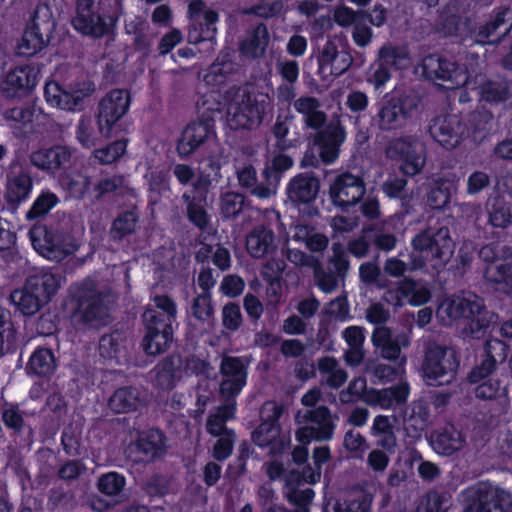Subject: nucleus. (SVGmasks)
Instances as JSON below:
<instances>
[{
	"label": "nucleus",
	"mask_w": 512,
	"mask_h": 512,
	"mask_svg": "<svg viewBox=\"0 0 512 512\" xmlns=\"http://www.w3.org/2000/svg\"><path fill=\"white\" fill-rule=\"evenodd\" d=\"M210 293H202L193 299L191 313L199 321H207L213 315Z\"/></svg>",
	"instance_id": "bf43d9fd"
},
{
	"label": "nucleus",
	"mask_w": 512,
	"mask_h": 512,
	"mask_svg": "<svg viewBox=\"0 0 512 512\" xmlns=\"http://www.w3.org/2000/svg\"><path fill=\"white\" fill-rule=\"evenodd\" d=\"M128 139H117L103 148L94 149L93 157L103 165L112 164L124 155L127 149Z\"/></svg>",
	"instance_id": "de8ad7c7"
},
{
	"label": "nucleus",
	"mask_w": 512,
	"mask_h": 512,
	"mask_svg": "<svg viewBox=\"0 0 512 512\" xmlns=\"http://www.w3.org/2000/svg\"><path fill=\"white\" fill-rule=\"evenodd\" d=\"M429 132L443 148L451 150L465 139L467 129L461 116L446 114L433 119L429 126Z\"/></svg>",
	"instance_id": "2eb2a0df"
},
{
	"label": "nucleus",
	"mask_w": 512,
	"mask_h": 512,
	"mask_svg": "<svg viewBox=\"0 0 512 512\" xmlns=\"http://www.w3.org/2000/svg\"><path fill=\"white\" fill-rule=\"evenodd\" d=\"M10 300L24 316H32L46 305L25 283L22 289H16L10 294Z\"/></svg>",
	"instance_id": "e433bc0d"
},
{
	"label": "nucleus",
	"mask_w": 512,
	"mask_h": 512,
	"mask_svg": "<svg viewBox=\"0 0 512 512\" xmlns=\"http://www.w3.org/2000/svg\"><path fill=\"white\" fill-rule=\"evenodd\" d=\"M59 182L61 186L75 199H82L91 185L88 175L80 171H71L61 175Z\"/></svg>",
	"instance_id": "a19ab883"
},
{
	"label": "nucleus",
	"mask_w": 512,
	"mask_h": 512,
	"mask_svg": "<svg viewBox=\"0 0 512 512\" xmlns=\"http://www.w3.org/2000/svg\"><path fill=\"white\" fill-rule=\"evenodd\" d=\"M263 115L264 106L259 103L257 96L245 92L235 108L231 122L235 129L251 130L261 123Z\"/></svg>",
	"instance_id": "412c9836"
},
{
	"label": "nucleus",
	"mask_w": 512,
	"mask_h": 512,
	"mask_svg": "<svg viewBox=\"0 0 512 512\" xmlns=\"http://www.w3.org/2000/svg\"><path fill=\"white\" fill-rule=\"evenodd\" d=\"M411 243L414 250L426 252L435 259H443L450 255L453 248L447 227H428L416 234Z\"/></svg>",
	"instance_id": "dca6fc26"
},
{
	"label": "nucleus",
	"mask_w": 512,
	"mask_h": 512,
	"mask_svg": "<svg viewBox=\"0 0 512 512\" xmlns=\"http://www.w3.org/2000/svg\"><path fill=\"white\" fill-rule=\"evenodd\" d=\"M247 253L255 259L272 255L277 250L274 231L266 225H256L246 236Z\"/></svg>",
	"instance_id": "393cba45"
},
{
	"label": "nucleus",
	"mask_w": 512,
	"mask_h": 512,
	"mask_svg": "<svg viewBox=\"0 0 512 512\" xmlns=\"http://www.w3.org/2000/svg\"><path fill=\"white\" fill-rule=\"evenodd\" d=\"M281 413L282 409L278 406H274L272 415L267 419H263L255 428L252 432L251 439L256 446L260 448H274L280 435L279 418Z\"/></svg>",
	"instance_id": "c85d7f7f"
},
{
	"label": "nucleus",
	"mask_w": 512,
	"mask_h": 512,
	"mask_svg": "<svg viewBox=\"0 0 512 512\" xmlns=\"http://www.w3.org/2000/svg\"><path fill=\"white\" fill-rule=\"evenodd\" d=\"M139 403L138 392L131 386L118 388L108 401L110 409L116 414L135 411Z\"/></svg>",
	"instance_id": "4c0bfd02"
},
{
	"label": "nucleus",
	"mask_w": 512,
	"mask_h": 512,
	"mask_svg": "<svg viewBox=\"0 0 512 512\" xmlns=\"http://www.w3.org/2000/svg\"><path fill=\"white\" fill-rule=\"evenodd\" d=\"M320 190V180L313 172L298 173L290 179L286 186L289 200L295 204L313 202Z\"/></svg>",
	"instance_id": "4be33fe9"
},
{
	"label": "nucleus",
	"mask_w": 512,
	"mask_h": 512,
	"mask_svg": "<svg viewBox=\"0 0 512 512\" xmlns=\"http://www.w3.org/2000/svg\"><path fill=\"white\" fill-rule=\"evenodd\" d=\"M69 294L70 317L75 324L84 327L104 324L108 317L106 296L93 281L84 280L72 286Z\"/></svg>",
	"instance_id": "7ed1b4c3"
},
{
	"label": "nucleus",
	"mask_w": 512,
	"mask_h": 512,
	"mask_svg": "<svg viewBox=\"0 0 512 512\" xmlns=\"http://www.w3.org/2000/svg\"><path fill=\"white\" fill-rule=\"evenodd\" d=\"M269 42V32L264 23L257 24L252 30L251 36L240 44L243 55L258 58L264 54Z\"/></svg>",
	"instance_id": "c9c22d12"
},
{
	"label": "nucleus",
	"mask_w": 512,
	"mask_h": 512,
	"mask_svg": "<svg viewBox=\"0 0 512 512\" xmlns=\"http://www.w3.org/2000/svg\"><path fill=\"white\" fill-rule=\"evenodd\" d=\"M385 153L387 158L398 163L399 170L406 176L420 173L426 160L424 145L411 136L390 140Z\"/></svg>",
	"instance_id": "0eeeda50"
},
{
	"label": "nucleus",
	"mask_w": 512,
	"mask_h": 512,
	"mask_svg": "<svg viewBox=\"0 0 512 512\" xmlns=\"http://www.w3.org/2000/svg\"><path fill=\"white\" fill-rule=\"evenodd\" d=\"M494 345L499 346L502 350L505 345L503 342L499 340H488L485 343V359L481 362L480 365L475 366L468 375V379L471 383H477L485 378H487L496 368L497 360L492 354V348Z\"/></svg>",
	"instance_id": "37998d69"
},
{
	"label": "nucleus",
	"mask_w": 512,
	"mask_h": 512,
	"mask_svg": "<svg viewBox=\"0 0 512 512\" xmlns=\"http://www.w3.org/2000/svg\"><path fill=\"white\" fill-rule=\"evenodd\" d=\"M338 51V46L336 45L335 40L328 39L324 44L317 57L318 74L322 79L326 80L331 77V66H333V61L335 60Z\"/></svg>",
	"instance_id": "3c124183"
},
{
	"label": "nucleus",
	"mask_w": 512,
	"mask_h": 512,
	"mask_svg": "<svg viewBox=\"0 0 512 512\" xmlns=\"http://www.w3.org/2000/svg\"><path fill=\"white\" fill-rule=\"evenodd\" d=\"M293 166V159L286 154L279 153L275 155L270 165H267L263 170L264 178L271 182L272 180L278 182L283 174Z\"/></svg>",
	"instance_id": "603ef678"
},
{
	"label": "nucleus",
	"mask_w": 512,
	"mask_h": 512,
	"mask_svg": "<svg viewBox=\"0 0 512 512\" xmlns=\"http://www.w3.org/2000/svg\"><path fill=\"white\" fill-rule=\"evenodd\" d=\"M451 507V496L447 493L431 492L427 496L424 512H448ZM420 512V509H417Z\"/></svg>",
	"instance_id": "338daca9"
},
{
	"label": "nucleus",
	"mask_w": 512,
	"mask_h": 512,
	"mask_svg": "<svg viewBox=\"0 0 512 512\" xmlns=\"http://www.w3.org/2000/svg\"><path fill=\"white\" fill-rule=\"evenodd\" d=\"M219 20L217 11L208 9L203 13V19L195 24H189L188 40L190 43L198 44L204 41H213L215 39L217 29L216 23Z\"/></svg>",
	"instance_id": "473e14b6"
},
{
	"label": "nucleus",
	"mask_w": 512,
	"mask_h": 512,
	"mask_svg": "<svg viewBox=\"0 0 512 512\" xmlns=\"http://www.w3.org/2000/svg\"><path fill=\"white\" fill-rule=\"evenodd\" d=\"M304 418L307 422L317 426L306 425L298 428L295 432V439L299 443L310 444L312 441H329L332 439L335 424L332 420L330 409L320 405L306 411Z\"/></svg>",
	"instance_id": "ddd939ff"
},
{
	"label": "nucleus",
	"mask_w": 512,
	"mask_h": 512,
	"mask_svg": "<svg viewBox=\"0 0 512 512\" xmlns=\"http://www.w3.org/2000/svg\"><path fill=\"white\" fill-rule=\"evenodd\" d=\"M61 275L53 268H41L30 274L25 284L27 288L37 294L42 303H49L58 292L61 285Z\"/></svg>",
	"instance_id": "5701e85b"
},
{
	"label": "nucleus",
	"mask_w": 512,
	"mask_h": 512,
	"mask_svg": "<svg viewBox=\"0 0 512 512\" xmlns=\"http://www.w3.org/2000/svg\"><path fill=\"white\" fill-rule=\"evenodd\" d=\"M459 367V361L453 350L438 344H431L426 348L422 364L424 376L439 385L449 383Z\"/></svg>",
	"instance_id": "1a4fd4ad"
},
{
	"label": "nucleus",
	"mask_w": 512,
	"mask_h": 512,
	"mask_svg": "<svg viewBox=\"0 0 512 512\" xmlns=\"http://www.w3.org/2000/svg\"><path fill=\"white\" fill-rule=\"evenodd\" d=\"M76 139L83 148H95L101 138H110L114 134L111 131H104L102 123L98 118L82 115L76 127Z\"/></svg>",
	"instance_id": "cd10ccee"
},
{
	"label": "nucleus",
	"mask_w": 512,
	"mask_h": 512,
	"mask_svg": "<svg viewBox=\"0 0 512 512\" xmlns=\"http://www.w3.org/2000/svg\"><path fill=\"white\" fill-rule=\"evenodd\" d=\"M117 18L96 10L95 0H76L73 28L84 36L101 39L114 33Z\"/></svg>",
	"instance_id": "39448f33"
},
{
	"label": "nucleus",
	"mask_w": 512,
	"mask_h": 512,
	"mask_svg": "<svg viewBox=\"0 0 512 512\" xmlns=\"http://www.w3.org/2000/svg\"><path fill=\"white\" fill-rule=\"evenodd\" d=\"M244 196L239 193L227 192L221 196L220 209L224 218L237 217L244 206Z\"/></svg>",
	"instance_id": "5fc2aeb1"
},
{
	"label": "nucleus",
	"mask_w": 512,
	"mask_h": 512,
	"mask_svg": "<svg viewBox=\"0 0 512 512\" xmlns=\"http://www.w3.org/2000/svg\"><path fill=\"white\" fill-rule=\"evenodd\" d=\"M95 91V84L92 81H82L71 85L64 94V110L80 111L83 109L85 98L91 96Z\"/></svg>",
	"instance_id": "ea45409f"
},
{
	"label": "nucleus",
	"mask_w": 512,
	"mask_h": 512,
	"mask_svg": "<svg viewBox=\"0 0 512 512\" xmlns=\"http://www.w3.org/2000/svg\"><path fill=\"white\" fill-rule=\"evenodd\" d=\"M341 278L333 271H326L320 263L314 267V280L319 288L324 293H331L338 287V280Z\"/></svg>",
	"instance_id": "6e6d98bb"
},
{
	"label": "nucleus",
	"mask_w": 512,
	"mask_h": 512,
	"mask_svg": "<svg viewBox=\"0 0 512 512\" xmlns=\"http://www.w3.org/2000/svg\"><path fill=\"white\" fill-rule=\"evenodd\" d=\"M346 139L345 128L339 123H329L314 137L320 161L325 165L333 164L339 157L340 147Z\"/></svg>",
	"instance_id": "a211bd4d"
},
{
	"label": "nucleus",
	"mask_w": 512,
	"mask_h": 512,
	"mask_svg": "<svg viewBox=\"0 0 512 512\" xmlns=\"http://www.w3.org/2000/svg\"><path fill=\"white\" fill-rule=\"evenodd\" d=\"M224 104L215 95H204L197 103V119L189 122L176 142V152L181 159H188L209 140L216 137L215 123L222 115Z\"/></svg>",
	"instance_id": "f03ea898"
},
{
	"label": "nucleus",
	"mask_w": 512,
	"mask_h": 512,
	"mask_svg": "<svg viewBox=\"0 0 512 512\" xmlns=\"http://www.w3.org/2000/svg\"><path fill=\"white\" fill-rule=\"evenodd\" d=\"M137 216L131 211H125L117 216L112 223V232L118 238H124L135 231Z\"/></svg>",
	"instance_id": "4d7b16f0"
},
{
	"label": "nucleus",
	"mask_w": 512,
	"mask_h": 512,
	"mask_svg": "<svg viewBox=\"0 0 512 512\" xmlns=\"http://www.w3.org/2000/svg\"><path fill=\"white\" fill-rule=\"evenodd\" d=\"M315 492L311 488L306 489H292L287 499L291 503L297 512H309V505L313 501Z\"/></svg>",
	"instance_id": "680f3d73"
},
{
	"label": "nucleus",
	"mask_w": 512,
	"mask_h": 512,
	"mask_svg": "<svg viewBox=\"0 0 512 512\" xmlns=\"http://www.w3.org/2000/svg\"><path fill=\"white\" fill-rule=\"evenodd\" d=\"M136 450L142 454V461L150 462L166 452V437L162 430L150 428L139 433L136 441Z\"/></svg>",
	"instance_id": "bb28decb"
},
{
	"label": "nucleus",
	"mask_w": 512,
	"mask_h": 512,
	"mask_svg": "<svg viewBox=\"0 0 512 512\" xmlns=\"http://www.w3.org/2000/svg\"><path fill=\"white\" fill-rule=\"evenodd\" d=\"M479 100L490 106L505 104L512 98V80L506 77L486 79L479 85Z\"/></svg>",
	"instance_id": "a878e982"
},
{
	"label": "nucleus",
	"mask_w": 512,
	"mask_h": 512,
	"mask_svg": "<svg viewBox=\"0 0 512 512\" xmlns=\"http://www.w3.org/2000/svg\"><path fill=\"white\" fill-rule=\"evenodd\" d=\"M463 439L461 434L453 426L443 428L431 434L433 449L441 455L451 456L462 447Z\"/></svg>",
	"instance_id": "72a5a7b5"
},
{
	"label": "nucleus",
	"mask_w": 512,
	"mask_h": 512,
	"mask_svg": "<svg viewBox=\"0 0 512 512\" xmlns=\"http://www.w3.org/2000/svg\"><path fill=\"white\" fill-rule=\"evenodd\" d=\"M332 255L328 259V263L333 267L334 273L344 278L349 270L350 261L347 251L341 242H333Z\"/></svg>",
	"instance_id": "864d4df0"
},
{
	"label": "nucleus",
	"mask_w": 512,
	"mask_h": 512,
	"mask_svg": "<svg viewBox=\"0 0 512 512\" xmlns=\"http://www.w3.org/2000/svg\"><path fill=\"white\" fill-rule=\"evenodd\" d=\"M420 66L422 75L427 80L450 82L452 86L460 84L458 78L462 76V72L459 65L438 53H431L423 57Z\"/></svg>",
	"instance_id": "aec40b11"
},
{
	"label": "nucleus",
	"mask_w": 512,
	"mask_h": 512,
	"mask_svg": "<svg viewBox=\"0 0 512 512\" xmlns=\"http://www.w3.org/2000/svg\"><path fill=\"white\" fill-rule=\"evenodd\" d=\"M187 218L201 231H206L210 224V216L206 209L194 200L187 204Z\"/></svg>",
	"instance_id": "052dcab7"
},
{
	"label": "nucleus",
	"mask_w": 512,
	"mask_h": 512,
	"mask_svg": "<svg viewBox=\"0 0 512 512\" xmlns=\"http://www.w3.org/2000/svg\"><path fill=\"white\" fill-rule=\"evenodd\" d=\"M471 19H463L457 14L445 16L441 22V30L446 36L457 37L462 42H467Z\"/></svg>",
	"instance_id": "a18cd8bd"
},
{
	"label": "nucleus",
	"mask_w": 512,
	"mask_h": 512,
	"mask_svg": "<svg viewBox=\"0 0 512 512\" xmlns=\"http://www.w3.org/2000/svg\"><path fill=\"white\" fill-rule=\"evenodd\" d=\"M494 116L492 112L486 109L475 110L468 114L464 120L465 139H470L474 143H482L491 133L493 128Z\"/></svg>",
	"instance_id": "c756f323"
},
{
	"label": "nucleus",
	"mask_w": 512,
	"mask_h": 512,
	"mask_svg": "<svg viewBox=\"0 0 512 512\" xmlns=\"http://www.w3.org/2000/svg\"><path fill=\"white\" fill-rule=\"evenodd\" d=\"M219 394L239 396L247 384L248 366L241 357L224 356L220 363Z\"/></svg>",
	"instance_id": "f3484780"
},
{
	"label": "nucleus",
	"mask_w": 512,
	"mask_h": 512,
	"mask_svg": "<svg viewBox=\"0 0 512 512\" xmlns=\"http://www.w3.org/2000/svg\"><path fill=\"white\" fill-rule=\"evenodd\" d=\"M143 321L146 333L141 346L147 355H160L167 351L173 342V324L176 320L160 317L157 310L150 309L144 312Z\"/></svg>",
	"instance_id": "6e6552de"
},
{
	"label": "nucleus",
	"mask_w": 512,
	"mask_h": 512,
	"mask_svg": "<svg viewBox=\"0 0 512 512\" xmlns=\"http://www.w3.org/2000/svg\"><path fill=\"white\" fill-rule=\"evenodd\" d=\"M366 193L364 179L345 171L337 174L329 185V200L336 210L350 213L359 205Z\"/></svg>",
	"instance_id": "423d86ee"
},
{
	"label": "nucleus",
	"mask_w": 512,
	"mask_h": 512,
	"mask_svg": "<svg viewBox=\"0 0 512 512\" xmlns=\"http://www.w3.org/2000/svg\"><path fill=\"white\" fill-rule=\"evenodd\" d=\"M488 222L495 228H506L512 222V209L502 198H495L488 209Z\"/></svg>",
	"instance_id": "49530a36"
},
{
	"label": "nucleus",
	"mask_w": 512,
	"mask_h": 512,
	"mask_svg": "<svg viewBox=\"0 0 512 512\" xmlns=\"http://www.w3.org/2000/svg\"><path fill=\"white\" fill-rule=\"evenodd\" d=\"M437 314L450 322L462 320L463 332L474 339H480L488 332L496 314L488 311L484 300L475 294L452 295L443 300Z\"/></svg>",
	"instance_id": "f257e3e1"
},
{
	"label": "nucleus",
	"mask_w": 512,
	"mask_h": 512,
	"mask_svg": "<svg viewBox=\"0 0 512 512\" xmlns=\"http://www.w3.org/2000/svg\"><path fill=\"white\" fill-rule=\"evenodd\" d=\"M125 485L126 479L124 475L116 471H110L102 474L97 481L98 491L109 497L120 495Z\"/></svg>",
	"instance_id": "09e8293b"
},
{
	"label": "nucleus",
	"mask_w": 512,
	"mask_h": 512,
	"mask_svg": "<svg viewBox=\"0 0 512 512\" xmlns=\"http://www.w3.org/2000/svg\"><path fill=\"white\" fill-rule=\"evenodd\" d=\"M126 340V332L120 329H114L110 333L103 334L98 344L99 355L104 359L118 360L122 356Z\"/></svg>",
	"instance_id": "f704fd0d"
},
{
	"label": "nucleus",
	"mask_w": 512,
	"mask_h": 512,
	"mask_svg": "<svg viewBox=\"0 0 512 512\" xmlns=\"http://www.w3.org/2000/svg\"><path fill=\"white\" fill-rule=\"evenodd\" d=\"M40 77L38 67L26 64L10 69L0 80V91L6 99H22L32 94Z\"/></svg>",
	"instance_id": "9d476101"
},
{
	"label": "nucleus",
	"mask_w": 512,
	"mask_h": 512,
	"mask_svg": "<svg viewBox=\"0 0 512 512\" xmlns=\"http://www.w3.org/2000/svg\"><path fill=\"white\" fill-rule=\"evenodd\" d=\"M176 362L172 355L166 356L154 368V385L161 390H171L175 386Z\"/></svg>",
	"instance_id": "79ce46f5"
},
{
	"label": "nucleus",
	"mask_w": 512,
	"mask_h": 512,
	"mask_svg": "<svg viewBox=\"0 0 512 512\" xmlns=\"http://www.w3.org/2000/svg\"><path fill=\"white\" fill-rule=\"evenodd\" d=\"M4 425L15 433H21L24 428V417L18 404H11L1 412Z\"/></svg>",
	"instance_id": "0e129e2a"
},
{
	"label": "nucleus",
	"mask_w": 512,
	"mask_h": 512,
	"mask_svg": "<svg viewBox=\"0 0 512 512\" xmlns=\"http://www.w3.org/2000/svg\"><path fill=\"white\" fill-rule=\"evenodd\" d=\"M243 317L240 306L237 303L229 302L222 308V325L229 331L235 332L242 325Z\"/></svg>",
	"instance_id": "13d9d810"
},
{
	"label": "nucleus",
	"mask_w": 512,
	"mask_h": 512,
	"mask_svg": "<svg viewBox=\"0 0 512 512\" xmlns=\"http://www.w3.org/2000/svg\"><path fill=\"white\" fill-rule=\"evenodd\" d=\"M131 104L130 91L127 89H112L99 101L96 118L102 123L104 131L114 130L117 123L128 112Z\"/></svg>",
	"instance_id": "4468645a"
},
{
	"label": "nucleus",
	"mask_w": 512,
	"mask_h": 512,
	"mask_svg": "<svg viewBox=\"0 0 512 512\" xmlns=\"http://www.w3.org/2000/svg\"><path fill=\"white\" fill-rule=\"evenodd\" d=\"M467 492L468 504L463 512H509L511 495L503 489L480 484Z\"/></svg>",
	"instance_id": "f8f14e48"
},
{
	"label": "nucleus",
	"mask_w": 512,
	"mask_h": 512,
	"mask_svg": "<svg viewBox=\"0 0 512 512\" xmlns=\"http://www.w3.org/2000/svg\"><path fill=\"white\" fill-rule=\"evenodd\" d=\"M59 202L57 195L51 191H42L27 212V218L36 219L45 216Z\"/></svg>",
	"instance_id": "8fccbe9b"
},
{
	"label": "nucleus",
	"mask_w": 512,
	"mask_h": 512,
	"mask_svg": "<svg viewBox=\"0 0 512 512\" xmlns=\"http://www.w3.org/2000/svg\"><path fill=\"white\" fill-rule=\"evenodd\" d=\"M376 249L384 252H390L395 249L397 238L393 233H386L382 229H372L367 235Z\"/></svg>",
	"instance_id": "69168bd1"
},
{
	"label": "nucleus",
	"mask_w": 512,
	"mask_h": 512,
	"mask_svg": "<svg viewBox=\"0 0 512 512\" xmlns=\"http://www.w3.org/2000/svg\"><path fill=\"white\" fill-rule=\"evenodd\" d=\"M491 184L490 176L480 170L473 171L467 178L466 192L468 195H478Z\"/></svg>",
	"instance_id": "774afa93"
},
{
	"label": "nucleus",
	"mask_w": 512,
	"mask_h": 512,
	"mask_svg": "<svg viewBox=\"0 0 512 512\" xmlns=\"http://www.w3.org/2000/svg\"><path fill=\"white\" fill-rule=\"evenodd\" d=\"M72 152L69 146L56 144L32 151L29 159L31 164L39 170L54 174L70 163Z\"/></svg>",
	"instance_id": "6ab92c4d"
},
{
	"label": "nucleus",
	"mask_w": 512,
	"mask_h": 512,
	"mask_svg": "<svg viewBox=\"0 0 512 512\" xmlns=\"http://www.w3.org/2000/svg\"><path fill=\"white\" fill-rule=\"evenodd\" d=\"M27 368L39 377L51 376L56 368L52 350L46 347L37 348L30 356Z\"/></svg>",
	"instance_id": "58836bf2"
},
{
	"label": "nucleus",
	"mask_w": 512,
	"mask_h": 512,
	"mask_svg": "<svg viewBox=\"0 0 512 512\" xmlns=\"http://www.w3.org/2000/svg\"><path fill=\"white\" fill-rule=\"evenodd\" d=\"M55 26L56 23L49 8L42 10L37 7L17 44V54L32 57L43 50L49 44Z\"/></svg>",
	"instance_id": "20e7f679"
},
{
	"label": "nucleus",
	"mask_w": 512,
	"mask_h": 512,
	"mask_svg": "<svg viewBox=\"0 0 512 512\" xmlns=\"http://www.w3.org/2000/svg\"><path fill=\"white\" fill-rule=\"evenodd\" d=\"M416 108L415 98L409 95H393L385 98L377 113L379 129L392 131L403 128Z\"/></svg>",
	"instance_id": "9b49d317"
},
{
	"label": "nucleus",
	"mask_w": 512,
	"mask_h": 512,
	"mask_svg": "<svg viewBox=\"0 0 512 512\" xmlns=\"http://www.w3.org/2000/svg\"><path fill=\"white\" fill-rule=\"evenodd\" d=\"M35 108L33 106H18L8 109L5 118L10 122L13 134L20 139L29 138L34 132Z\"/></svg>",
	"instance_id": "7c9ffc66"
},
{
	"label": "nucleus",
	"mask_w": 512,
	"mask_h": 512,
	"mask_svg": "<svg viewBox=\"0 0 512 512\" xmlns=\"http://www.w3.org/2000/svg\"><path fill=\"white\" fill-rule=\"evenodd\" d=\"M32 189L30 173L21 168L18 173L8 176L5 199L9 204H19L30 196Z\"/></svg>",
	"instance_id": "2f4dec72"
},
{
	"label": "nucleus",
	"mask_w": 512,
	"mask_h": 512,
	"mask_svg": "<svg viewBox=\"0 0 512 512\" xmlns=\"http://www.w3.org/2000/svg\"><path fill=\"white\" fill-rule=\"evenodd\" d=\"M480 255L487 262L484 278L494 284L496 290L508 295L512 294V256L489 260L486 256V248L480 251Z\"/></svg>",
	"instance_id": "b1692460"
},
{
	"label": "nucleus",
	"mask_w": 512,
	"mask_h": 512,
	"mask_svg": "<svg viewBox=\"0 0 512 512\" xmlns=\"http://www.w3.org/2000/svg\"><path fill=\"white\" fill-rule=\"evenodd\" d=\"M312 458L316 469H313L310 464H306L302 469V477L306 482L315 484L320 480L322 465L331 458L330 447L327 445L315 447Z\"/></svg>",
	"instance_id": "c03bdc74"
},
{
	"label": "nucleus",
	"mask_w": 512,
	"mask_h": 512,
	"mask_svg": "<svg viewBox=\"0 0 512 512\" xmlns=\"http://www.w3.org/2000/svg\"><path fill=\"white\" fill-rule=\"evenodd\" d=\"M372 495L363 494L352 500H346L343 504L337 503L334 506L335 512H371Z\"/></svg>",
	"instance_id": "e2e57ef3"
}]
</instances>
